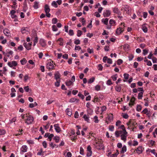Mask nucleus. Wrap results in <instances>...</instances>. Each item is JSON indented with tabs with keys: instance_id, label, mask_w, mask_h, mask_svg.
<instances>
[{
	"instance_id": "45",
	"label": "nucleus",
	"mask_w": 157,
	"mask_h": 157,
	"mask_svg": "<svg viewBox=\"0 0 157 157\" xmlns=\"http://www.w3.org/2000/svg\"><path fill=\"white\" fill-rule=\"evenodd\" d=\"M94 121L95 123H98L99 120L98 119V117L97 116H95L94 118Z\"/></svg>"
},
{
	"instance_id": "11",
	"label": "nucleus",
	"mask_w": 157,
	"mask_h": 157,
	"mask_svg": "<svg viewBox=\"0 0 157 157\" xmlns=\"http://www.w3.org/2000/svg\"><path fill=\"white\" fill-rule=\"evenodd\" d=\"M54 126L56 132L57 133H59L61 131V129L59 126V124H55L54 125Z\"/></svg>"
},
{
	"instance_id": "52",
	"label": "nucleus",
	"mask_w": 157,
	"mask_h": 157,
	"mask_svg": "<svg viewBox=\"0 0 157 157\" xmlns=\"http://www.w3.org/2000/svg\"><path fill=\"white\" fill-rule=\"evenodd\" d=\"M106 84L108 85H110L113 84V83L112 82L110 79H109L107 81Z\"/></svg>"
},
{
	"instance_id": "56",
	"label": "nucleus",
	"mask_w": 157,
	"mask_h": 157,
	"mask_svg": "<svg viewBox=\"0 0 157 157\" xmlns=\"http://www.w3.org/2000/svg\"><path fill=\"white\" fill-rule=\"evenodd\" d=\"M27 143L29 144H34V141L31 140H27Z\"/></svg>"
},
{
	"instance_id": "47",
	"label": "nucleus",
	"mask_w": 157,
	"mask_h": 157,
	"mask_svg": "<svg viewBox=\"0 0 157 157\" xmlns=\"http://www.w3.org/2000/svg\"><path fill=\"white\" fill-rule=\"evenodd\" d=\"M56 82L55 83V85L56 87H59L60 86V79H59V80H56Z\"/></svg>"
},
{
	"instance_id": "30",
	"label": "nucleus",
	"mask_w": 157,
	"mask_h": 157,
	"mask_svg": "<svg viewBox=\"0 0 157 157\" xmlns=\"http://www.w3.org/2000/svg\"><path fill=\"white\" fill-rule=\"evenodd\" d=\"M118 77V75L117 74H115L112 75L111 76V78L113 81H115L117 79Z\"/></svg>"
},
{
	"instance_id": "28",
	"label": "nucleus",
	"mask_w": 157,
	"mask_h": 157,
	"mask_svg": "<svg viewBox=\"0 0 157 157\" xmlns=\"http://www.w3.org/2000/svg\"><path fill=\"white\" fill-rule=\"evenodd\" d=\"M100 99L98 98V96H95L94 97V98L93 101L94 102H98L100 101Z\"/></svg>"
},
{
	"instance_id": "48",
	"label": "nucleus",
	"mask_w": 157,
	"mask_h": 157,
	"mask_svg": "<svg viewBox=\"0 0 157 157\" xmlns=\"http://www.w3.org/2000/svg\"><path fill=\"white\" fill-rule=\"evenodd\" d=\"M143 54L144 56L146 55L148 53V50L146 49H143Z\"/></svg>"
},
{
	"instance_id": "58",
	"label": "nucleus",
	"mask_w": 157,
	"mask_h": 157,
	"mask_svg": "<svg viewBox=\"0 0 157 157\" xmlns=\"http://www.w3.org/2000/svg\"><path fill=\"white\" fill-rule=\"evenodd\" d=\"M87 52L90 53H94V51L93 49H91L90 48H88L87 49Z\"/></svg>"
},
{
	"instance_id": "23",
	"label": "nucleus",
	"mask_w": 157,
	"mask_h": 157,
	"mask_svg": "<svg viewBox=\"0 0 157 157\" xmlns=\"http://www.w3.org/2000/svg\"><path fill=\"white\" fill-rule=\"evenodd\" d=\"M66 112L68 116H71V115L72 113L71 109L69 108L67 109L66 110Z\"/></svg>"
},
{
	"instance_id": "8",
	"label": "nucleus",
	"mask_w": 157,
	"mask_h": 157,
	"mask_svg": "<svg viewBox=\"0 0 157 157\" xmlns=\"http://www.w3.org/2000/svg\"><path fill=\"white\" fill-rule=\"evenodd\" d=\"M7 64L10 67H12L13 66H16L17 64L16 61H13L11 62H8Z\"/></svg>"
},
{
	"instance_id": "61",
	"label": "nucleus",
	"mask_w": 157,
	"mask_h": 157,
	"mask_svg": "<svg viewBox=\"0 0 157 157\" xmlns=\"http://www.w3.org/2000/svg\"><path fill=\"white\" fill-rule=\"evenodd\" d=\"M124 78L125 79H127L129 78V75L128 74L125 73L124 74Z\"/></svg>"
},
{
	"instance_id": "43",
	"label": "nucleus",
	"mask_w": 157,
	"mask_h": 157,
	"mask_svg": "<svg viewBox=\"0 0 157 157\" xmlns=\"http://www.w3.org/2000/svg\"><path fill=\"white\" fill-rule=\"evenodd\" d=\"M52 30L53 31H56L58 30V29L55 25H53L52 26Z\"/></svg>"
},
{
	"instance_id": "7",
	"label": "nucleus",
	"mask_w": 157,
	"mask_h": 157,
	"mask_svg": "<svg viewBox=\"0 0 157 157\" xmlns=\"http://www.w3.org/2000/svg\"><path fill=\"white\" fill-rule=\"evenodd\" d=\"M24 46L27 50H30L31 49V47L32 45V43H24L23 44Z\"/></svg>"
},
{
	"instance_id": "38",
	"label": "nucleus",
	"mask_w": 157,
	"mask_h": 157,
	"mask_svg": "<svg viewBox=\"0 0 157 157\" xmlns=\"http://www.w3.org/2000/svg\"><path fill=\"white\" fill-rule=\"evenodd\" d=\"M51 4L55 8H57L58 7V5L57 2L55 1H53L52 3Z\"/></svg>"
},
{
	"instance_id": "54",
	"label": "nucleus",
	"mask_w": 157,
	"mask_h": 157,
	"mask_svg": "<svg viewBox=\"0 0 157 157\" xmlns=\"http://www.w3.org/2000/svg\"><path fill=\"white\" fill-rule=\"evenodd\" d=\"M123 63V60L120 59H118L117 61V64L118 65H120Z\"/></svg>"
},
{
	"instance_id": "39",
	"label": "nucleus",
	"mask_w": 157,
	"mask_h": 157,
	"mask_svg": "<svg viewBox=\"0 0 157 157\" xmlns=\"http://www.w3.org/2000/svg\"><path fill=\"white\" fill-rule=\"evenodd\" d=\"M142 109L141 106L139 105H137L136 110L137 111L140 112Z\"/></svg>"
},
{
	"instance_id": "57",
	"label": "nucleus",
	"mask_w": 157,
	"mask_h": 157,
	"mask_svg": "<svg viewBox=\"0 0 157 157\" xmlns=\"http://www.w3.org/2000/svg\"><path fill=\"white\" fill-rule=\"evenodd\" d=\"M54 136L53 134H50L49 136H48V139H49V140L50 141H51L52 140V138Z\"/></svg>"
},
{
	"instance_id": "55",
	"label": "nucleus",
	"mask_w": 157,
	"mask_h": 157,
	"mask_svg": "<svg viewBox=\"0 0 157 157\" xmlns=\"http://www.w3.org/2000/svg\"><path fill=\"white\" fill-rule=\"evenodd\" d=\"M148 111L147 109V108H146L143 110V111H142V112L144 114H146L147 115H148Z\"/></svg>"
},
{
	"instance_id": "37",
	"label": "nucleus",
	"mask_w": 157,
	"mask_h": 157,
	"mask_svg": "<svg viewBox=\"0 0 157 157\" xmlns=\"http://www.w3.org/2000/svg\"><path fill=\"white\" fill-rule=\"evenodd\" d=\"M144 62L147 63V64L148 66H151L152 65L151 61L148 60H144Z\"/></svg>"
},
{
	"instance_id": "13",
	"label": "nucleus",
	"mask_w": 157,
	"mask_h": 157,
	"mask_svg": "<svg viewBox=\"0 0 157 157\" xmlns=\"http://www.w3.org/2000/svg\"><path fill=\"white\" fill-rule=\"evenodd\" d=\"M144 149L142 146L138 147L136 150V152L138 154H140L142 153L143 150Z\"/></svg>"
},
{
	"instance_id": "12",
	"label": "nucleus",
	"mask_w": 157,
	"mask_h": 157,
	"mask_svg": "<svg viewBox=\"0 0 157 157\" xmlns=\"http://www.w3.org/2000/svg\"><path fill=\"white\" fill-rule=\"evenodd\" d=\"M111 14L110 11L109 10H106L104 11L103 13V16L104 17H108Z\"/></svg>"
},
{
	"instance_id": "2",
	"label": "nucleus",
	"mask_w": 157,
	"mask_h": 157,
	"mask_svg": "<svg viewBox=\"0 0 157 157\" xmlns=\"http://www.w3.org/2000/svg\"><path fill=\"white\" fill-rule=\"evenodd\" d=\"M101 140V139H98V141L96 142L95 146L97 149L99 150H101L103 148V145Z\"/></svg>"
},
{
	"instance_id": "21",
	"label": "nucleus",
	"mask_w": 157,
	"mask_h": 157,
	"mask_svg": "<svg viewBox=\"0 0 157 157\" xmlns=\"http://www.w3.org/2000/svg\"><path fill=\"white\" fill-rule=\"evenodd\" d=\"M121 84L117 85L115 87V90L118 92H120L121 91Z\"/></svg>"
},
{
	"instance_id": "10",
	"label": "nucleus",
	"mask_w": 157,
	"mask_h": 157,
	"mask_svg": "<svg viewBox=\"0 0 157 157\" xmlns=\"http://www.w3.org/2000/svg\"><path fill=\"white\" fill-rule=\"evenodd\" d=\"M127 124L128 126L131 124L132 127H134L137 124V123L134 120H130L127 123Z\"/></svg>"
},
{
	"instance_id": "49",
	"label": "nucleus",
	"mask_w": 157,
	"mask_h": 157,
	"mask_svg": "<svg viewBox=\"0 0 157 157\" xmlns=\"http://www.w3.org/2000/svg\"><path fill=\"white\" fill-rule=\"evenodd\" d=\"M103 66L101 64H99L98 65V70L101 71L102 70Z\"/></svg>"
},
{
	"instance_id": "16",
	"label": "nucleus",
	"mask_w": 157,
	"mask_h": 157,
	"mask_svg": "<svg viewBox=\"0 0 157 157\" xmlns=\"http://www.w3.org/2000/svg\"><path fill=\"white\" fill-rule=\"evenodd\" d=\"M130 7L129 6L124 5H123V6L121 7V11L124 10V12L125 11H127L128 9H130Z\"/></svg>"
},
{
	"instance_id": "9",
	"label": "nucleus",
	"mask_w": 157,
	"mask_h": 157,
	"mask_svg": "<svg viewBox=\"0 0 157 157\" xmlns=\"http://www.w3.org/2000/svg\"><path fill=\"white\" fill-rule=\"evenodd\" d=\"M4 34L8 37H11V34L10 31L7 29H4L3 30Z\"/></svg>"
},
{
	"instance_id": "40",
	"label": "nucleus",
	"mask_w": 157,
	"mask_h": 157,
	"mask_svg": "<svg viewBox=\"0 0 157 157\" xmlns=\"http://www.w3.org/2000/svg\"><path fill=\"white\" fill-rule=\"evenodd\" d=\"M27 28H22L21 29V32L22 34L26 33L27 31Z\"/></svg>"
},
{
	"instance_id": "19",
	"label": "nucleus",
	"mask_w": 157,
	"mask_h": 157,
	"mask_svg": "<svg viewBox=\"0 0 157 157\" xmlns=\"http://www.w3.org/2000/svg\"><path fill=\"white\" fill-rule=\"evenodd\" d=\"M27 149L28 147L27 146L25 145H24L22 146L21 150L22 152H25L27 151Z\"/></svg>"
},
{
	"instance_id": "27",
	"label": "nucleus",
	"mask_w": 157,
	"mask_h": 157,
	"mask_svg": "<svg viewBox=\"0 0 157 157\" xmlns=\"http://www.w3.org/2000/svg\"><path fill=\"white\" fill-rule=\"evenodd\" d=\"M39 2L35 1L34 2L33 7L35 9H37L39 8Z\"/></svg>"
},
{
	"instance_id": "32",
	"label": "nucleus",
	"mask_w": 157,
	"mask_h": 157,
	"mask_svg": "<svg viewBox=\"0 0 157 157\" xmlns=\"http://www.w3.org/2000/svg\"><path fill=\"white\" fill-rule=\"evenodd\" d=\"M109 24L111 25H116V21L113 19H110L109 21Z\"/></svg>"
},
{
	"instance_id": "59",
	"label": "nucleus",
	"mask_w": 157,
	"mask_h": 157,
	"mask_svg": "<svg viewBox=\"0 0 157 157\" xmlns=\"http://www.w3.org/2000/svg\"><path fill=\"white\" fill-rule=\"evenodd\" d=\"M107 109L106 107L105 106H103L101 107V111L102 112L106 110Z\"/></svg>"
},
{
	"instance_id": "6",
	"label": "nucleus",
	"mask_w": 157,
	"mask_h": 157,
	"mask_svg": "<svg viewBox=\"0 0 157 157\" xmlns=\"http://www.w3.org/2000/svg\"><path fill=\"white\" fill-rule=\"evenodd\" d=\"M54 62L53 61L50 62H48L47 64V67L49 70L53 69H54V66L53 64Z\"/></svg>"
},
{
	"instance_id": "46",
	"label": "nucleus",
	"mask_w": 157,
	"mask_h": 157,
	"mask_svg": "<svg viewBox=\"0 0 157 157\" xmlns=\"http://www.w3.org/2000/svg\"><path fill=\"white\" fill-rule=\"evenodd\" d=\"M58 21L57 19L56 18H53L52 20V23L53 24H56Z\"/></svg>"
},
{
	"instance_id": "44",
	"label": "nucleus",
	"mask_w": 157,
	"mask_h": 157,
	"mask_svg": "<svg viewBox=\"0 0 157 157\" xmlns=\"http://www.w3.org/2000/svg\"><path fill=\"white\" fill-rule=\"evenodd\" d=\"M122 116L123 118L126 119H128L129 117V116L127 113H122Z\"/></svg>"
},
{
	"instance_id": "20",
	"label": "nucleus",
	"mask_w": 157,
	"mask_h": 157,
	"mask_svg": "<svg viewBox=\"0 0 157 157\" xmlns=\"http://www.w3.org/2000/svg\"><path fill=\"white\" fill-rule=\"evenodd\" d=\"M40 44L43 47H44L46 45L45 40L43 39H41L40 41Z\"/></svg>"
},
{
	"instance_id": "22",
	"label": "nucleus",
	"mask_w": 157,
	"mask_h": 157,
	"mask_svg": "<svg viewBox=\"0 0 157 157\" xmlns=\"http://www.w3.org/2000/svg\"><path fill=\"white\" fill-rule=\"evenodd\" d=\"M107 119L109 121H111L113 120V115L112 113H109L108 115Z\"/></svg>"
},
{
	"instance_id": "62",
	"label": "nucleus",
	"mask_w": 157,
	"mask_h": 157,
	"mask_svg": "<svg viewBox=\"0 0 157 157\" xmlns=\"http://www.w3.org/2000/svg\"><path fill=\"white\" fill-rule=\"evenodd\" d=\"M120 128L122 130L123 132H124L125 131H126L124 125H121L120 127Z\"/></svg>"
},
{
	"instance_id": "60",
	"label": "nucleus",
	"mask_w": 157,
	"mask_h": 157,
	"mask_svg": "<svg viewBox=\"0 0 157 157\" xmlns=\"http://www.w3.org/2000/svg\"><path fill=\"white\" fill-rule=\"evenodd\" d=\"M49 145L50 147H52V148H53L54 147H55V146H56V144H54L53 142L50 143L49 144Z\"/></svg>"
},
{
	"instance_id": "64",
	"label": "nucleus",
	"mask_w": 157,
	"mask_h": 157,
	"mask_svg": "<svg viewBox=\"0 0 157 157\" xmlns=\"http://www.w3.org/2000/svg\"><path fill=\"white\" fill-rule=\"evenodd\" d=\"M78 96L79 97L81 98L82 99H83L84 98V96L82 94L80 93L79 92L78 94Z\"/></svg>"
},
{
	"instance_id": "29",
	"label": "nucleus",
	"mask_w": 157,
	"mask_h": 157,
	"mask_svg": "<svg viewBox=\"0 0 157 157\" xmlns=\"http://www.w3.org/2000/svg\"><path fill=\"white\" fill-rule=\"evenodd\" d=\"M109 21V19L107 18H106L105 19H103L101 20L102 22L105 25H107L108 24V21Z\"/></svg>"
},
{
	"instance_id": "14",
	"label": "nucleus",
	"mask_w": 157,
	"mask_h": 157,
	"mask_svg": "<svg viewBox=\"0 0 157 157\" xmlns=\"http://www.w3.org/2000/svg\"><path fill=\"white\" fill-rule=\"evenodd\" d=\"M113 10L114 13L117 14L118 15H121V13L117 7H115L114 8H113Z\"/></svg>"
},
{
	"instance_id": "31",
	"label": "nucleus",
	"mask_w": 157,
	"mask_h": 157,
	"mask_svg": "<svg viewBox=\"0 0 157 157\" xmlns=\"http://www.w3.org/2000/svg\"><path fill=\"white\" fill-rule=\"evenodd\" d=\"M95 79V78L94 77H93L92 78H90L88 80V84L92 83L94 81Z\"/></svg>"
},
{
	"instance_id": "15",
	"label": "nucleus",
	"mask_w": 157,
	"mask_h": 157,
	"mask_svg": "<svg viewBox=\"0 0 157 157\" xmlns=\"http://www.w3.org/2000/svg\"><path fill=\"white\" fill-rule=\"evenodd\" d=\"M136 100V98L134 97H132L131 98L130 102L129 103V105L130 106L133 105L134 104V102Z\"/></svg>"
},
{
	"instance_id": "17",
	"label": "nucleus",
	"mask_w": 157,
	"mask_h": 157,
	"mask_svg": "<svg viewBox=\"0 0 157 157\" xmlns=\"http://www.w3.org/2000/svg\"><path fill=\"white\" fill-rule=\"evenodd\" d=\"M83 117L84 118V120L86 121L88 123H90V117L88 115H86V114H84L83 115Z\"/></svg>"
},
{
	"instance_id": "41",
	"label": "nucleus",
	"mask_w": 157,
	"mask_h": 157,
	"mask_svg": "<svg viewBox=\"0 0 157 157\" xmlns=\"http://www.w3.org/2000/svg\"><path fill=\"white\" fill-rule=\"evenodd\" d=\"M6 133V131L5 129L0 128V135H3Z\"/></svg>"
},
{
	"instance_id": "18",
	"label": "nucleus",
	"mask_w": 157,
	"mask_h": 157,
	"mask_svg": "<svg viewBox=\"0 0 157 157\" xmlns=\"http://www.w3.org/2000/svg\"><path fill=\"white\" fill-rule=\"evenodd\" d=\"M146 24H144L142 25V29L143 31L145 33L147 32L148 29L146 26Z\"/></svg>"
},
{
	"instance_id": "5",
	"label": "nucleus",
	"mask_w": 157,
	"mask_h": 157,
	"mask_svg": "<svg viewBox=\"0 0 157 157\" xmlns=\"http://www.w3.org/2000/svg\"><path fill=\"white\" fill-rule=\"evenodd\" d=\"M128 132L126 131L123 132L122 134L121 135V139L123 140L124 142H125L126 140L127 137L128 136Z\"/></svg>"
},
{
	"instance_id": "34",
	"label": "nucleus",
	"mask_w": 157,
	"mask_h": 157,
	"mask_svg": "<svg viewBox=\"0 0 157 157\" xmlns=\"http://www.w3.org/2000/svg\"><path fill=\"white\" fill-rule=\"evenodd\" d=\"M55 78L56 80H59L60 78V74L59 73L55 74Z\"/></svg>"
},
{
	"instance_id": "50",
	"label": "nucleus",
	"mask_w": 157,
	"mask_h": 157,
	"mask_svg": "<svg viewBox=\"0 0 157 157\" xmlns=\"http://www.w3.org/2000/svg\"><path fill=\"white\" fill-rule=\"evenodd\" d=\"M128 58H129V60L130 61H131L133 58L134 55L132 54H130L128 56Z\"/></svg>"
},
{
	"instance_id": "4",
	"label": "nucleus",
	"mask_w": 157,
	"mask_h": 157,
	"mask_svg": "<svg viewBox=\"0 0 157 157\" xmlns=\"http://www.w3.org/2000/svg\"><path fill=\"white\" fill-rule=\"evenodd\" d=\"M44 10L46 13V16L48 17H50L51 16V14L49 13L50 11V9L48 5L46 4L44 6Z\"/></svg>"
},
{
	"instance_id": "63",
	"label": "nucleus",
	"mask_w": 157,
	"mask_h": 157,
	"mask_svg": "<svg viewBox=\"0 0 157 157\" xmlns=\"http://www.w3.org/2000/svg\"><path fill=\"white\" fill-rule=\"evenodd\" d=\"M82 32L80 30H78L77 31V36L78 37L80 36L82 34Z\"/></svg>"
},
{
	"instance_id": "42",
	"label": "nucleus",
	"mask_w": 157,
	"mask_h": 157,
	"mask_svg": "<svg viewBox=\"0 0 157 157\" xmlns=\"http://www.w3.org/2000/svg\"><path fill=\"white\" fill-rule=\"evenodd\" d=\"M80 21L82 23V25H85L86 21L85 20L84 18L82 17L80 19Z\"/></svg>"
},
{
	"instance_id": "33",
	"label": "nucleus",
	"mask_w": 157,
	"mask_h": 157,
	"mask_svg": "<svg viewBox=\"0 0 157 157\" xmlns=\"http://www.w3.org/2000/svg\"><path fill=\"white\" fill-rule=\"evenodd\" d=\"M20 62L22 65H24L26 63L27 60L25 58H24L20 60Z\"/></svg>"
},
{
	"instance_id": "53",
	"label": "nucleus",
	"mask_w": 157,
	"mask_h": 157,
	"mask_svg": "<svg viewBox=\"0 0 157 157\" xmlns=\"http://www.w3.org/2000/svg\"><path fill=\"white\" fill-rule=\"evenodd\" d=\"M68 34L70 36H73L74 35L73 31L72 29H70L68 32Z\"/></svg>"
},
{
	"instance_id": "1",
	"label": "nucleus",
	"mask_w": 157,
	"mask_h": 157,
	"mask_svg": "<svg viewBox=\"0 0 157 157\" xmlns=\"http://www.w3.org/2000/svg\"><path fill=\"white\" fill-rule=\"evenodd\" d=\"M26 118L25 119V123L28 125L33 124L34 121L33 117L29 114H26Z\"/></svg>"
},
{
	"instance_id": "36",
	"label": "nucleus",
	"mask_w": 157,
	"mask_h": 157,
	"mask_svg": "<svg viewBox=\"0 0 157 157\" xmlns=\"http://www.w3.org/2000/svg\"><path fill=\"white\" fill-rule=\"evenodd\" d=\"M53 139L55 141L56 143H58L59 142V137L58 136H55Z\"/></svg>"
},
{
	"instance_id": "25",
	"label": "nucleus",
	"mask_w": 157,
	"mask_h": 157,
	"mask_svg": "<svg viewBox=\"0 0 157 157\" xmlns=\"http://www.w3.org/2000/svg\"><path fill=\"white\" fill-rule=\"evenodd\" d=\"M66 85L67 86H70L71 85H73V82L71 80L67 81L65 82Z\"/></svg>"
},
{
	"instance_id": "51",
	"label": "nucleus",
	"mask_w": 157,
	"mask_h": 157,
	"mask_svg": "<svg viewBox=\"0 0 157 157\" xmlns=\"http://www.w3.org/2000/svg\"><path fill=\"white\" fill-rule=\"evenodd\" d=\"M95 90L98 91L100 90L101 86L100 85H97L95 86Z\"/></svg>"
},
{
	"instance_id": "3",
	"label": "nucleus",
	"mask_w": 157,
	"mask_h": 157,
	"mask_svg": "<svg viewBox=\"0 0 157 157\" xmlns=\"http://www.w3.org/2000/svg\"><path fill=\"white\" fill-rule=\"evenodd\" d=\"M121 25H123V27H119L117 28L116 32V35H119L121 34L124 30V27L125 26L124 25L125 24L124 23H121Z\"/></svg>"
},
{
	"instance_id": "24",
	"label": "nucleus",
	"mask_w": 157,
	"mask_h": 157,
	"mask_svg": "<svg viewBox=\"0 0 157 157\" xmlns=\"http://www.w3.org/2000/svg\"><path fill=\"white\" fill-rule=\"evenodd\" d=\"M57 41L59 42V44L60 46H63V40L62 38H59Z\"/></svg>"
},
{
	"instance_id": "35",
	"label": "nucleus",
	"mask_w": 157,
	"mask_h": 157,
	"mask_svg": "<svg viewBox=\"0 0 157 157\" xmlns=\"http://www.w3.org/2000/svg\"><path fill=\"white\" fill-rule=\"evenodd\" d=\"M143 94V93L142 92H140L138 93V98L139 99H142Z\"/></svg>"
},
{
	"instance_id": "26",
	"label": "nucleus",
	"mask_w": 157,
	"mask_h": 157,
	"mask_svg": "<svg viewBox=\"0 0 157 157\" xmlns=\"http://www.w3.org/2000/svg\"><path fill=\"white\" fill-rule=\"evenodd\" d=\"M127 151V148L126 147L125 145L123 146V147H122L121 149V150L120 151V153L121 154H123L125 152H126Z\"/></svg>"
}]
</instances>
